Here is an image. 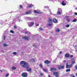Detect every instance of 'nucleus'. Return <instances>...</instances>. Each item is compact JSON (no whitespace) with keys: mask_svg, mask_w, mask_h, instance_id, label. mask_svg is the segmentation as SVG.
<instances>
[{"mask_svg":"<svg viewBox=\"0 0 77 77\" xmlns=\"http://www.w3.org/2000/svg\"><path fill=\"white\" fill-rule=\"evenodd\" d=\"M20 64L21 65V67L27 68L26 71L28 72H30L32 71V69L29 68H30V65H29V64L28 63L25 61H22L20 62Z\"/></svg>","mask_w":77,"mask_h":77,"instance_id":"1","label":"nucleus"},{"mask_svg":"<svg viewBox=\"0 0 77 77\" xmlns=\"http://www.w3.org/2000/svg\"><path fill=\"white\" fill-rule=\"evenodd\" d=\"M57 68L58 69L60 70V69H64V66L59 65L58 66Z\"/></svg>","mask_w":77,"mask_h":77,"instance_id":"2","label":"nucleus"},{"mask_svg":"<svg viewBox=\"0 0 77 77\" xmlns=\"http://www.w3.org/2000/svg\"><path fill=\"white\" fill-rule=\"evenodd\" d=\"M73 66V64L71 65H68V63H67L66 64V68H70L72 67Z\"/></svg>","mask_w":77,"mask_h":77,"instance_id":"3","label":"nucleus"},{"mask_svg":"<svg viewBox=\"0 0 77 77\" xmlns=\"http://www.w3.org/2000/svg\"><path fill=\"white\" fill-rule=\"evenodd\" d=\"M53 75H55L56 77H59V74L57 72H55L53 73Z\"/></svg>","mask_w":77,"mask_h":77,"instance_id":"4","label":"nucleus"},{"mask_svg":"<svg viewBox=\"0 0 77 77\" xmlns=\"http://www.w3.org/2000/svg\"><path fill=\"white\" fill-rule=\"evenodd\" d=\"M21 75L22 77H27V73H22Z\"/></svg>","mask_w":77,"mask_h":77,"instance_id":"5","label":"nucleus"},{"mask_svg":"<svg viewBox=\"0 0 77 77\" xmlns=\"http://www.w3.org/2000/svg\"><path fill=\"white\" fill-rule=\"evenodd\" d=\"M51 63V62L50 61H48L47 60H46L44 62V63L46 64H50Z\"/></svg>","mask_w":77,"mask_h":77,"instance_id":"6","label":"nucleus"},{"mask_svg":"<svg viewBox=\"0 0 77 77\" xmlns=\"http://www.w3.org/2000/svg\"><path fill=\"white\" fill-rule=\"evenodd\" d=\"M22 38L23 39H26V40H29V38L27 36L23 37Z\"/></svg>","mask_w":77,"mask_h":77,"instance_id":"7","label":"nucleus"},{"mask_svg":"<svg viewBox=\"0 0 77 77\" xmlns=\"http://www.w3.org/2000/svg\"><path fill=\"white\" fill-rule=\"evenodd\" d=\"M33 12H34V13L35 14H41V13L40 12H38L37 10H34L33 11Z\"/></svg>","mask_w":77,"mask_h":77,"instance_id":"8","label":"nucleus"},{"mask_svg":"<svg viewBox=\"0 0 77 77\" xmlns=\"http://www.w3.org/2000/svg\"><path fill=\"white\" fill-rule=\"evenodd\" d=\"M65 56L66 57H69V54L68 53H67L65 54Z\"/></svg>","mask_w":77,"mask_h":77,"instance_id":"9","label":"nucleus"},{"mask_svg":"<svg viewBox=\"0 0 77 77\" xmlns=\"http://www.w3.org/2000/svg\"><path fill=\"white\" fill-rule=\"evenodd\" d=\"M30 62H35V59L32 58V59H31L30 60Z\"/></svg>","mask_w":77,"mask_h":77,"instance_id":"10","label":"nucleus"},{"mask_svg":"<svg viewBox=\"0 0 77 77\" xmlns=\"http://www.w3.org/2000/svg\"><path fill=\"white\" fill-rule=\"evenodd\" d=\"M33 24H34V22H33L32 23H31L30 24H29L28 26H29V27H32V26H33Z\"/></svg>","mask_w":77,"mask_h":77,"instance_id":"11","label":"nucleus"},{"mask_svg":"<svg viewBox=\"0 0 77 77\" xmlns=\"http://www.w3.org/2000/svg\"><path fill=\"white\" fill-rule=\"evenodd\" d=\"M53 22L54 23H57V20L56 19H54L53 20Z\"/></svg>","mask_w":77,"mask_h":77,"instance_id":"12","label":"nucleus"},{"mask_svg":"<svg viewBox=\"0 0 77 77\" xmlns=\"http://www.w3.org/2000/svg\"><path fill=\"white\" fill-rule=\"evenodd\" d=\"M56 69L54 68H51L50 69V71H56Z\"/></svg>","mask_w":77,"mask_h":77,"instance_id":"13","label":"nucleus"},{"mask_svg":"<svg viewBox=\"0 0 77 77\" xmlns=\"http://www.w3.org/2000/svg\"><path fill=\"white\" fill-rule=\"evenodd\" d=\"M61 4L63 6H65V5H66V3H65V2L63 1L62 2Z\"/></svg>","mask_w":77,"mask_h":77,"instance_id":"14","label":"nucleus"},{"mask_svg":"<svg viewBox=\"0 0 77 77\" xmlns=\"http://www.w3.org/2000/svg\"><path fill=\"white\" fill-rule=\"evenodd\" d=\"M48 21L49 23H52V22H53V20H52V19H49Z\"/></svg>","mask_w":77,"mask_h":77,"instance_id":"15","label":"nucleus"},{"mask_svg":"<svg viewBox=\"0 0 77 77\" xmlns=\"http://www.w3.org/2000/svg\"><path fill=\"white\" fill-rule=\"evenodd\" d=\"M39 66H40L41 68H43V66H42V64H40L39 65Z\"/></svg>","mask_w":77,"mask_h":77,"instance_id":"16","label":"nucleus"},{"mask_svg":"<svg viewBox=\"0 0 77 77\" xmlns=\"http://www.w3.org/2000/svg\"><path fill=\"white\" fill-rule=\"evenodd\" d=\"M17 69V68H16V67H15V66H13L12 67V69H13L14 70L15 69Z\"/></svg>","mask_w":77,"mask_h":77,"instance_id":"17","label":"nucleus"},{"mask_svg":"<svg viewBox=\"0 0 77 77\" xmlns=\"http://www.w3.org/2000/svg\"><path fill=\"white\" fill-rule=\"evenodd\" d=\"M8 45H6V44H3V46L5 47H7V46H8Z\"/></svg>","mask_w":77,"mask_h":77,"instance_id":"18","label":"nucleus"},{"mask_svg":"<svg viewBox=\"0 0 77 77\" xmlns=\"http://www.w3.org/2000/svg\"><path fill=\"white\" fill-rule=\"evenodd\" d=\"M30 12H31V11H29L28 12H26V14H30Z\"/></svg>","mask_w":77,"mask_h":77,"instance_id":"19","label":"nucleus"},{"mask_svg":"<svg viewBox=\"0 0 77 77\" xmlns=\"http://www.w3.org/2000/svg\"><path fill=\"white\" fill-rule=\"evenodd\" d=\"M60 31V29H59L58 28L56 29V32H59Z\"/></svg>","mask_w":77,"mask_h":77,"instance_id":"20","label":"nucleus"},{"mask_svg":"<svg viewBox=\"0 0 77 77\" xmlns=\"http://www.w3.org/2000/svg\"><path fill=\"white\" fill-rule=\"evenodd\" d=\"M58 11L62 12V9L61 8H58Z\"/></svg>","mask_w":77,"mask_h":77,"instance_id":"21","label":"nucleus"},{"mask_svg":"<svg viewBox=\"0 0 77 77\" xmlns=\"http://www.w3.org/2000/svg\"><path fill=\"white\" fill-rule=\"evenodd\" d=\"M71 77H76L74 75V74H73V73L71 75Z\"/></svg>","mask_w":77,"mask_h":77,"instance_id":"22","label":"nucleus"},{"mask_svg":"<svg viewBox=\"0 0 77 77\" xmlns=\"http://www.w3.org/2000/svg\"><path fill=\"white\" fill-rule=\"evenodd\" d=\"M66 71V72H68V71H71V70L70 69H67Z\"/></svg>","mask_w":77,"mask_h":77,"instance_id":"23","label":"nucleus"},{"mask_svg":"<svg viewBox=\"0 0 77 77\" xmlns=\"http://www.w3.org/2000/svg\"><path fill=\"white\" fill-rule=\"evenodd\" d=\"M73 22H76L77 21V19H75L73 20Z\"/></svg>","mask_w":77,"mask_h":77,"instance_id":"24","label":"nucleus"},{"mask_svg":"<svg viewBox=\"0 0 77 77\" xmlns=\"http://www.w3.org/2000/svg\"><path fill=\"white\" fill-rule=\"evenodd\" d=\"M43 71H45V72L47 71V69H44V68H43Z\"/></svg>","mask_w":77,"mask_h":77,"instance_id":"25","label":"nucleus"},{"mask_svg":"<svg viewBox=\"0 0 77 77\" xmlns=\"http://www.w3.org/2000/svg\"><path fill=\"white\" fill-rule=\"evenodd\" d=\"M72 64H73L74 65V63H75V61H72Z\"/></svg>","mask_w":77,"mask_h":77,"instance_id":"26","label":"nucleus"},{"mask_svg":"<svg viewBox=\"0 0 77 77\" xmlns=\"http://www.w3.org/2000/svg\"><path fill=\"white\" fill-rule=\"evenodd\" d=\"M69 57L70 58H71L72 57H73V55H71L70 56V55H69Z\"/></svg>","mask_w":77,"mask_h":77,"instance_id":"27","label":"nucleus"},{"mask_svg":"<svg viewBox=\"0 0 77 77\" xmlns=\"http://www.w3.org/2000/svg\"><path fill=\"white\" fill-rule=\"evenodd\" d=\"M66 27H69V24H67L66 26Z\"/></svg>","mask_w":77,"mask_h":77,"instance_id":"28","label":"nucleus"},{"mask_svg":"<svg viewBox=\"0 0 77 77\" xmlns=\"http://www.w3.org/2000/svg\"><path fill=\"white\" fill-rule=\"evenodd\" d=\"M39 29H40V30H44V29H42L41 27H40L39 28Z\"/></svg>","mask_w":77,"mask_h":77,"instance_id":"29","label":"nucleus"},{"mask_svg":"<svg viewBox=\"0 0 77 77\" xmlns=\"http://www.w3.org/2000/svg\"><path fill=\"white\" fill-rule=\"evenodd\" d=\"M61 11H58V14H61Z\"/></svg>","mask_w":77,"mask_h":77,"instance_id":"30","label":"nucleus"},{"mask_svg":"<svg viewBox=\"0 0 77 77\" xmlns=\"http://www.w3.org/2000/svg\"><path fill=\"white\" fill-rule=\"evenodd\" d=\"M48 25L49 26H51L52 25V23H51L50 24H48Z\"/></svg>","mask_w":77,"mask_h":77,"instance_id":"31","label":"nucleus"},{"mask_svg":"<svg viewBox=\"0 0 77 77\" xmlns=\"http://www.w3.org/2000/svg\"><path fill=\"white\" fill-rule=\"evenodd\" d=\"M10 32L12 33H14V32L12 30H11L10 31Z\"/></svg>","mask_w":77,"mask_h":77,"instance_id":"32","label":"nucleus"},{"mask_svg":"<svg viewBox=\"0 0 77 77\" xmlns=\"http://www.w3.org/2000/svg\"><path fill=\"white\" fill-rule=\"evenodd\" d=\"M13 54H14V55H15L17 54V52H14L13 53Z\"/></svg>","mask_w":77,"mask_h":77,"instance_id":"33","label":"nucleus"},{"mask_svg":"<svg viewBox=\"0 0 77 77\" xmlns=\"http://www.w3.org/2000/svg\"><path fill=\"white\" fill-rule=\"evenodd\" d=\"M67 21H68L69 22V20H70V19L68 18L66 20Z\"/></svg>","mask_w":77,"mask_h":77,"instance_id":"34","label":"nucleus"},{"mask_svg":"<svg viewBox=\"0 0 77 77\" xmlns=\"http://www.w3.org/2000/svg\"><path fill=\"white\" fill-rule=\"evenodd\" d=\"M14 29H17V27L16 26H14Z\"/></svg>","mask_w":77,"mask_h":77,"instance_id":"35","label":"nucleus"},{"mask_svg":"<svg viewBox=\"0 0 77 77\" xmlns=\"http://www.w3.org/2000/svg\"><path fill=\"white\" fill-rule=\"evenodd\" d=\"M40 75L41 76H42V75H44V74H43L42 73H40Z\"/></svg>","mask_w":77,"mask_h":77,"instance_id":"36","label":"nucleus"},{"mask_svg":"<svg viewBox=\"0 0 77 77\" xmlns=\"http://www.w3.org/2000/svg\"><path fill=\"white\" fill-rule=\"evenodd\" d=\"M20 9H22L23 8V6H22V5H20Z\"/></svg>","mask_w":77,"mask_h":77,"instance_id":"37","label":"nucleus"},{"mask_svg":"<svg viewBox=\"0 0 77 77\" xmlns=\"http://www.w3.org/2000/svg\"><path fill=\"white\" fill-rule=\"evenodd\" d=\"M32 7V5H29L28 7L29 8H31Z\"/></svg>","mask_w":77,"mask_h":77,"instance_id":"38","label":"nucleus"},{"mask_svg":"<svg viewBox=\"0 0 77 77\" xmlns=\"http://www.w3.org/2000/svg\"><path fill=\"white\" fill-rule=\"evenodd\" d=\"M35 25H36V26H39V24H36V23H35Z\"/></svg>","mask_w":77,"mask_h":77,"instance_id":"39","label":"nucleus"},{"mask_svg":"<svg viewBox=\"0 0 77 77\" xmlns=\"http://www.w3.org/2000/svg\"><path fill=\"white\" fill-rule=\"evenodd\" d=\"M5 39H6V36L4 35V40H5Z\"/></svg>","mask_w":77,"mask_h":77,"instance_id":"40","label":"nucleus"},{"mask_svg":"<svg viewBox=\"0 0 77 77\" xmlns=\"http://www.w3.org/2000/svg\"><path fill=\"white\" fill-rule=\"evenodd\" d=\"M75 69L77 70V66H75Z\"/></svg>","mask_w":77,"mask_h":77,"instance_id":"41","label":"nucleus"},{"mask_svg":"<svg viewBox=\"0 0 77 77\" xmlns=\"http://www.w3.org/2000/svg\"><path fill=\"white\" fill-rule=\"evenodd\" d=\"M8 75H9V74H7L5 76L6 77H7V76H8Z\"/></svg>","mask_w":77,"mask_h":77,"instance_id":"42","label":"nucleus"},{"mask_svg":"<svg viewBox=\"0 0 77 77\" xmlns=\"http://www.w3.org/2000/svg\"><path fill=\"white\" fill-rule=\"evenodd\" d=\"M33 46L34 47H36V45H33Z\"/></svg>","mask_w":77,"mask_h":77,"instance_id":"43","label":"nucleus"},{"mask_svg":"<svg viewBox=\"0 0 77 77\" xmlns=\"http://www.w3.org/2000/svg\"><path fill=\"white\" fill-rule=\"evenodd\" d=\"M62 51H61L60 52V54H62Z\"/></svg>","mask_w":77,"mask_h":77,"instance_id":"44","label":"nucleus"},{"mask_svg":"<svg viewBox=\"0 0 77 77\" xmlns=\"http://www.w3.org/2000/svg\"><path fill=\"white\" fill-rule=\"evenodd\" d=\"M75 14L76 15H77V13H75Z\"/></svg>","mask_w":77,"mask_h":77,"instance_id":"45","label":"nucleus"},{"mask_svg":"<svg viewBox=\"0 0 77 77\" xmlns=\"http://www.w3.org/2000/svg\"><path fill=\"white\" fill-rule=\"evenodd\" d=\"M25 33L26 34H27L28 33L27 32H25Z\"/></svg>","mask_w":77,"mask_h":77,"instance_id":"46","label":"nucleus"},{"mask_svg":"<svg viewBox=\"0 0 77 77\" xmlns=\"http://www.w3.org/2000/svg\"><path fill=\"white\" fill-rule=\"evenodd\" d=\"M66 62V60H65L64 61V62Z\"/></svg>","mask_w":77,"mask_h":77,"instance_id":"47","label":"nucleus"},{"mask_svg":"<svg viewBox=\"0 0 77 77\" xmlns=\"http://www.w3.org/2000/svg\"><path fill=\"white\" fill-rule=\"evenodd\" d=\"M66 17L67 18H69V16H66Z\"/></svg>","mask_w":77,"mask_h":77,"instance_id":"48","label":"nucleus"},{"mask_svg":"<svg viewBox=\"0 0 77 77\" xmlns=\"http://www.w3.org/2000/svg\"><path fill=\"white\" fill-rule=\"evenodd\" d=\"M0 71H1V72H2V70H0Z\"/></svg>","mask_w":77,"mask_h":77,"instance_id":"49","label":"nucleus"},{"mask_svg":"<svg viewBox=\"0 0 77 77\" xmlns=\"http://www.w3.org/2000/svg\"><path fill=\"white\" fill-rule=\"evenodd\" d=\"M76 10H77V8H75Z\"/></svg>","mask_w":77,"mask_h":77,"instance_id":"50","label":"nucleus"},{"mask_svg":"<svg viewBox=\"0 0 77 77\" xmlns=\"http://www.w3.org/2000/svg\"><path fill=\"white\" fill-rule=\"evenodd\" d=\"M48 76H49V77H50V75H49Z\"/></svg>","mask_w":77,"mask_h":77,"instance_id":"51","label":"nucleus"},{"mask_svg":"<svg viewBox=\"0 0 77 77\" xmlns=\"http://www.w3.org/2000/svg\"><path fill=\"white\" fill-rule=\"evenodd\" d=\"M48 66H49V65H48Z\"/></svg>","mask_w":77,"mask_h":77,"instance_id":"52","label":"nucleus"}]
</instances>
